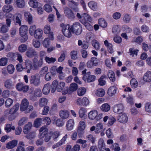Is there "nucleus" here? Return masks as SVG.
Instances as JSON below:
<instances>
[{
  "label": "nucleus",
  "instance_id": "obj_37",
  "mask_svg": "<svg viewBox=\"0 0 151 151\" xmlns=\"http://www.w3.org/2000/svg\"><path fill=\"white\" fill-rule=\"evenodd\" d=\"M15 127L14 126H13L12 124H8L6 125L5 128V130L7 132H10L12 129L14 130Z\"/></svg>",
  "mask_w": 151,
  "mask_h": 151
},
{
  "label": "nucleus",
  "instance_id": "obj_15",
  "mask_svg": "<svg viewBox=\"0 0 151 151\" xmlns=\"http://www.w3.org/2000/svg\"><path fill=\"white\" fill-rule=\"evenodd\" d=\"M74 123L73 119H70L66 123V127L68 131H70L73 129Z\"/></svg>",
  "mask_w": 151,
  "mask_h": 151
},
{
  "label": "nucleus",
  "instance_id": "obj_16",
  "mask_svg": "<svg viewBox=\"0 0 151 151\" xmlns=\"http://www.w3.org/2000/svg\"><path fill=\"white\" fill-rule=\"evenodd\" d=\"M143 80L145 82H150L151 81V71H148L145 73Z\"/></svg>",
  "mask_w": 151,
  "mask_h": 151
},
{
  "label": "nucleus",
  "instance_id": "obj_62",
  "mask_svg": "<svg viewBox=\"0 0 151 151\" xmlns=\"http://www.w3.org/2000/svg\"><path fill=\"white\" fill-rule=\"evenodd\" d=\"M4 85L7 88H11L12 86V81L10 80H6L5 82Z\"/></svg>",
  "mask_w": 151,
  "mask_h": 151
},
{
  "label": "nucleus",
  "instance_id": "obj_25",
  "mask_svg": "<svg viewBox=\"0 0 151 151\" xmlns=\"http://www.w3.org/2000/svg\"><path fill=\"white\" fill-rule=\"evenodd\" d=\"M86 110L85 108L83 107L81 108L78 112L79 117L81 118H84L85 117H86Z\"/></svg>",
  "mask_w": 151,
  "mask_h": 151
},
{
  "label": "nucleus",
  "instance_id": "obj_14",
  "mask_svg": "<svg viewBox=\"0 0 151 151\" xmlns=\"http://www.w3.org/2000/svg\"><path fill=\"white\" fill-rule=\"evenodd\" d=\"M48 129L45 127H42L39 130L40 137L43 138L45 135L48 134Z\"/></svg>",
  "mask_w": 151,
  "mask_h": 151
},
{
  "label": "nucleus",
  "instance_id": "obj_45",
  "mask_svg": "<svg viewBox=\"0 0 151 151\" xmlns=\"http://www.w3.org/2000/svg\"><path fill=\"white\" fill-rule=\"evenodd\" d=\"M51 137L54 140L56 139L60 136V132H59L56 131L50 133Z\"/></svg>",
  "mask_w": 151,
  "mask_h": 151
},
{
  "label": "nucleus",
  "instance_id": "obj_1",
  "mask_svg": "<svg viewBox=\"0 0 151 151\" xmlns=\"http://www.w3.org/2000/svg\"><path fill=\"white\" fill-rule=\"evenodd\" d=\"M33 65L31 60L27 59L25 60L24 63L28 70L27 72L28 73L30 72L31 70H36L40 68L43 64V61L42 59L38 60L37 58H34L33 60Z\"/></svg>",
  "mask_w": 151,
  "mask_h": 151
},
{
  "label": "nucleus",
  "instance_id": "obj_3",
  "mask_svg": "<svg viewBox=\"0 0 151 151\" xmlns=\"http://www.w3.org/2000/svg\"><path fill=\"white\" fill-rule=\"evenodd\" d=\"M28 29V28L25 25H22L19 28V33L21 36L22 37L20 39V41L22 42H25L28 39V37L27 35Z\"/></svg>",
  "mask_w": 151,
  "mask_h": 151
},
{
  "label": "nucleus",
  "instance_id": "obj_39",
  "mask_svg": "<svg viewBox=\"0 0 151 151\" xmlns=\"http://www.w3.org/2000/svg\"><path fill=\"white\" fill-rule=\"evenodd\" d=\"M50 86L49 85H45L42 90L44 94H48L50 92Z\"/></svg>",
  "mask_w": 151,
  "mask_h": 151
},
{
  "label": "nucleus",
  "instance_id": "obj_32",
  "mask_svg": "<svg viewBox=\"0 0 151 151\" xmlns=\"http://www.w3.org/2000/svg\"><path fill=\"white\" fill-rule=\"evenodd\" d=\"M48 100L46 98H42L40 99L39 100V105L41 107H42L46 105L47 103Z\"/></svg>",
  "mask_w": 151,
  "mask_h": 151
},
{
  "label": "nucleus",
  "instance_id": "obj_34",
  "mask_svg": "<svg viewBox=\"0 0 151 151\" xmlns=\"http://www.w3.org/2000/svg\"><path fill=\"white\" fill-rule=\"evenodd\" d=\"M106 78V75H104L102 76L99 79L98 81L99 82V84L101 86L104 85L106 82L105 80Z\"/></svg>",
  "mask_w": 151,
  "mask_h": 151
},
{
  "label": "nucleus",
  "instance_id": "obj_40",
  "mask_svg": "<svg viewBox=\"0 0 151 151\" xmlns=\"http://www.w3.org/2000/svg\"><path fill=\"white\" fill-rule=\"evenodd\" d=\"M82 17L86 21L91 22L92 21V18L87 13H84L82 14Z\"/></svg>",
  "mask_w": 151,
  "mask_h": 151
},
{
  "label": "nucleus",
  "instance_id": "obj_2",
  "mask_svg": "<svg viewBox=\"0 0 151 151\" xmlns=\"http://www.w3.org/2000/svg\"><path fill=\"white\" fill-rule=\"evenodd\" d=\"M29 102L25 99H24L22 101L20 104V109L21 111H25V113H27L33 110V107L29 105Z\"/></svg>",
  "mask_w": 151,
  "mask_h": 151
},
{
  "label": "nucleus",
  "instance_id": "obj_29",
  "mask_svg": "<svg viewBox=\"0 0 151 151\" xmlns=\"http://www.w3.org/2000/svg\"><path fill=\"white\" fill-rule=\"evenodd\" d=\"M13 9V6L9 4L4 5L2 8L4 12H8L11 11Z\"/></svg>",
  "mask_w": 151,
  "mask_h": 151
},
{
  "label": "nucleus",
  "instance_id": "obj_51",
  "mask_svg": "<svg viewBox=\"0 0 151 151\" xmlns=\"http://www.w3.org/2000/svg\"><path fill=\"white\" fill-rule=\"evenodd\" d=\"M30 90L32 91L31 93L34 94H40L41 93V89L39 88H36L34 90L33 88H32Z\"/></svg>",
  "mask_w": 151,
  "mask_h": 151
},
{
  "label": "nucleus",
  "instance_id": "obj_63",
  "mask_svg": "<svg viewBox=\"0 0 151 151\" xmlns=\"http://www.w3.org/2000/svg\"><path fill=\"white\" fill-rule=\"evenodd\" d=\"M56 125L58 127H62L64 124L63 122L60 119H58L55 121Z\"/></svg>",
  "mask_w": 151,
  "mask_h": 151
},
{
  "label": "nucleus",
  "instance_id": "obj_28",
  "mask_svg": "<svg viewBox=\"0 0 151 151\" xmlns=\"http://www.w3.org/2000/svg\"><path fill=\"white\" fill-rule=\"evenodd\" d=\"M88 6L93 10H96L97 9V3L94 1H91L88 3Z\"/></svg>",
  "mask_w": 151,
  "mask_h": 151
},
{
  "label": "nucleus",
  "instance_id": "obj_46",
  "mask_svg": "<svg viewBox=\"0 0 151 151\" xmlns=\"http://www.w3.org/2000/svg\"><path fill=\"white\" fill-rule=\"evenodd\" d=\"M36 27L35 25H32L31 26L29 29V32L31 36H33L34 33L36 30Z\"/></svg>",
  "mask_w": 151,
  "mask_h": 151
},
{
  "label": "nucleus",
  "instance_id": "obj_55",
  "mask_svg": "<svg viewBox=\"0 0 151 151\" xmlns=\"http://www.w3.org/2000/svg\"><path fill=\"white\" fill-rule=\"evenodd\" d=\"M42 121V118H38L34 122V126L36 127H38L40 125Z\"/></svg>",
  "mask_w": 151,
  "mask_h": 151
},
{
  "label": "nucleus",
  "instance_id": "obj_7",
  "mask_svg": "<svg viewBox=\"0 0 151 151\" xmlns=\"http://www.w3.org/2000/svg\"><path fill=\"white\" fill-rule=\"evenodd\" d=\"M91 73L88 72L86 75H84L82 78L85 82H91L95 80V76L94 75H91Z\"/></svg>",
  "mask_w": 151,
  "mask_h": 151
},
{
  "label": "nucleus",
  "instance_id": "obj_52",
  "mask_svg": "<svg viewBox=\"0 0 151 151\" xmlns=\"http://www.w3.org/2000/svg\"><path fill=\"white\" fill-rule=\"evenodd\" d=\"M13 103V100L10 98L7 99L5 102V106L7 108H9Z\"/></svg>",
  "mask_w": 151,
  "mask_h": 151
},
{
  "label": "nucleus",
  "instance_id": "obj_53",
  "mask_svg": "<svg viewBox=\"0 0 151 151\" xmlns=\"http://www.w3.org/2000/svg\"><path fill=\"white\" fill-rule=\"evenodd\" d=\"M131 19L130 16L127 14H125L123 18V21L126 23H128L129 22Z\"/></svg>",
  "mask_w": 151,
  "mask_h": 151
},
{
  "label": "nucleus",
  "instance_id": "obj_20",
  "mask_svg": "<svg viewBox=\"0 0 151 151\" xmlns=\"http://www.w3.org/2000/svg\"><path fill=\"white\" fill-rule=\"evenodd\" d=\"M59 114L60 117L64 119L67 118L69 116V112L66 110L60 111H59Z\"/></svg>",
  "mask_w": 151,
  "mask_h": 151
},
{
  "label": "nucleus",
  "instance_id": "obj_19",
  "mask_svg": "<svg viewBox=\"0 0 151 151\" xmlns=\"http://www.w3.org/2000/svg\"><path fill=\"white\" fill-rule=\"evenodd\" d=\"M108 77L111 81L114 82L116 81L115 74L114 72L111 70H109L107 73Z\"/></svg>",
  "mask_w": 151,
  "mask_h": 151
},
{
  "label": "nucleus",
  "instance_id": "obj_60",
  "mask_svg": "<svg viewBox=\"0 0 151 151\" xmlns=\"http://www.w3.org/2000/svg\"><path fill=\"white\" fill-rule=\"evenodd\" d=\"M86 138L89 141L91 142L93 144L95 143L96 138L92 135H88L86 136Z\"/></svg>",
  "mask_w": 151,
  "mask_h": 151
},
{
  "label": "nucleus",
  "instance_id": "obj_47",
  "mask_svg": "<svg viewBox=\"0 0 151 151\" xmlns=\"http://www.w3.org/2000/svg\"><path fill=\"white\" fill-rule=\"evenodd\" d=\"M42 44L45 48H47L50 44V41L49 38L48 37L45 38L43 41Z\"/></svg>",
  "mask_w": 151,
  "mask_h": 151
},
{
  "label": "nucleus",
  "instance_id": "obj_10",
  "mask_svg": "<svg viewBox=\"0 0 151 151\" xmlns=\"http://www.w3.org/2000/svg\"><path fill=\"white\" fill-rule=\"evenodd\" d=\"M128 117L127 114L122 112L119 114L118 117V120L120 122L122 123H125L128 121Z\"/></svg>",
  "mask_w": 151,
  "mask_h": 151
},
{
  "label": "nucleus",
  "instance_id": "obj_42",
  "mask_svg": "<svg viewBox=\"0 0 151 151\" xmlns=\"http://www.w3.org/2000/svg\"><path fill=\"white\" fill-rule=\"evenodd\" d=\"M130 84L132 88H135L137 87L138 83L135 79L133 78L130 81Z\"/></svg>",
  "mask_w": 151,
  "mask_h": 151
},
{
  "label": "nucleus",
  "instance_id": "obj_64",
  "mask_svg": "<svg viewBox=\"0 0 151 151\" xmlns=\"http://www.w3.org/2000/svg\"><path fill=\"white\" fill-rule=\"evenodd\" d=\"M32 44L35 48H39L40 46V42L37 40H33Z\"/></svg>",
  "mask_w": 151,
  "mask_h": 151
},
{
  "label": "nucleus",
  "instance_id": "obj_59",
  "mask_svg": "<svg viewBox=\"0 0 151 151\" xmlns=\"http://www.w3.org/2000/svg\"><path fill=\"white\" fill-rule=\"evenodd\" d=\"M43 31L44 33L46 34H48L51 32L50 26L49 25H45Z\"/></svg>",
  "mask_w": 151,
  "mask_h": 151
},
{
  "label": "nucleus",
  "instance_id": "obj_50",
  "mask_svg": "<svg viewBox=\"0 0 151 151\" xmlns=\"http://www.w3.org/2000/svg\"><path fill=\"white\" fill-rule=\"evenodd\" d=\"M103 125L102 123H99L96 124L95 132L98 133L101 132L103 129Z\"/></svg>",
  "mask_w": 151,
  "mask_h": 151
},
{
  "label": "nucleus",
  "instance_id": "obj_43",
  "mask_svg": "<svg viewBox=\"0 0 151 151\" xmlns=\"http://www.w3.org/2000/svg\"><path fill=\"white\" fill-rule=\"evenodd\" d=\"M45 60L46 63L49 64L54 63L56 60V59L55 58L52 57L50 58L47 56L45 57Z\"/></svg>",
  "mask_w": 151,
  "mask_h": 151
},
{
  "label": "nucleus",
  "instance_id": "obj_54",
  "mask_svg": "<svg viewBox=\"0 0 151 151\" xmlns=\"http://www.w3.org/2000/svg\"><path fill=\"white\" fill-rule=\"evenodd\" d=\"M25 66L24 67L22 65V64H20V63L17 64L16 66V69L17 70L19 71H21L24 69H27L26 66L25 64Z\"/></svg>",
  "mask_w": 151,
  "mask_h": 151
},
{
  "label": "nucleus",
  "instance_id": "obj_18",
  "mask_svg": "<svg viewBox=\"0 0 151 151\" xmlns=\"http://www.w3.org/2000/svg\"><path fill=\"white\" fill-rule=\"evenodd\" d=\"M17 7L19 8H23L25 6V2L24 0H15Z\"/></svg>",
  "mask_w": 151,
  "mask_h": 151
},
{
  "label": "nucleus",
  "instance_id": "obj_31",
  "mask_svg": "<svg viewBox=\"0 0 151 151\" xmlns=\"http://www.w3.org/2000/svg\"><path fill=\"white\" fill-rule=\"evenodd\" d=\"M65 83L63 81H61L58 83V85L57 86V91L61 92L65 87Z\"/></svg>",
  "mask_w": 151,
  "mask_h": 151
},
{
  "label": "nucleus",
  "instance_id": "obj_22",
  "mask_svg": "<svg viewBox=\"0 0 151 151\" xmlns=\"http://www.w3.org/2000/svg\"><path fill=\"white\" fill-rule=\"evenodd\" d=\"M105 46L107 48L109 52L110 53H112L113 52V45L111 43H109L107 40H105L104 42Z\"/></svg>",
  "mask_w": 151,
  "mask_h": 151
},
{
  "label": "nucleus",
  "instance_id": "obj_8",
  "mask_svg": "<svg viewBox=\"0 0 151 151\" xmlns=\"http://www.w3.org/2000/svg\"><path fill=\"white\" fill-rule=\"evenodd\" d=\"M16 88L20 91L26 92L28 90L29 86L24 85L22 83H20L17 84L16 86Z\"/></svg>",
  "mask_w": 151,
  "mask_h": 151
},
{
  "label": "nucleus",
  "instance_id": "obj_33",
  "mask_svg": "<svg viewBox=\"0 0 151 151\" xmlns=\"http://www.w3.org/2000/svg\"><path fill=\"white\" fill-rule=\"evenodd\" d=\"M29 4L30 6L33 8H37L39 6L38 2L35 0H30Z\"/></svg>",
  "mask_w": 151,
  "mask_h": 151
},
{
  "label": "nucleus",
  "instance_id": "obj_26",
  "mask_svg": "<svg viewBox=\"0 0 151 151\" xmlns=\"http://www.w3.org/2000/svg\"><path fill=\"white\" fill-rule=\"evenodd\" d=\"M17 144V141L15 140L9 142L6 144V147L9 149L15 147Z\"/></svg>",
  "mask_w": 151,
  "mask_h": 151
},
{
  "label": "nucleus",
  "instance_id": "obj_5",
  "mask_svg": "<svg viewBox=\"0 0 151 151\" xmlns=\"http://www.w3.org/2000/svg\"><path fill=\"white\" fill-rule=\"evenodd\" d=\"M72 32L76 35L80 34L82 31V28L80 24L78 22H76L71 27Z\"/></svg>",
  "mask_w": 151,
  "mask_h": 151
},
{
  "label": "nucleus",
  "instance_id": "obj_21",
  "mask_svg": "<svg viewBox=\"0 0 151 151\" xmlns=\"http://www.w3.org/2000/svg\"><path fill=\"white\" fill-rule=\"evenodd\" d=\"M32 124L31 122H29L25 125L24 127L23 132L25 134H27L29 132L32 127Z\"/></svg>",
  "mask_w": 151,
  "mask_h": 151
},
{
  "label": "nucleus",
  "instance_id": "obj_38",
  "mask_svg": "<svg viewBox=\"0 0 151 151\" xmlns=\"http://www.w3.org/2000/svg\"><path fill=\"white\" fill-rule=\"evenodd\" d=\"M86 124L85 122L83 121H81L80 122L79 127L78 128V132L83 131L85 127Z\"/></svg>",
  "mask_w": 151,
  "mask_h": 151
},
{
  "label": "nucleus",
  "instance_id": "obj_30",
  "mask_svg": "<svg viewBox=\"0 0 151 151\" xmlns=\"http://www.w3.org/2000/svg\"><path fill=\"white\" fill-rule=\"evenodd\" d=\"M98 23L100 26L103 28H106L107 26V23L103 18L99 19Z\"/></svg>",
  "mask_w": 151,
  "mask_h": 151
},
{
  "label": "nucleus",
  "instance_id": "obj_24",
  "mask_svg": "<svg viewBox=\"0 0 151 151\" xmlns=\"http://www.w3.org/2000/svg\"><path fill=\"white\" fill-rule=\"evenodd\" d=\"M9 30V28L6 25L2 23H0V32L2 33L7 32Z\"/></svg>",
  "mask_w": 151,
  "mask_h": 151
},
{
  "label": "nucleus",
  "instance_id": "obj_41",
  "mask_svg": "<svg viewBox=\"0 0 151 151\" xmlns=\"http://www.w3.org/2000/svg\"><path fill=\"white\" fill-rule=\"evenodd\" d=\"M36 135V134L35 132H32L29 134H27L25 136V137L29 139H32L35 137Z\"/></svg>",
  "mask_w": 151,
  "mask_h": 151
},
{
  "label": "nucleus",
  "instance_id": "obj_58",
  "mask_svg": "<svg viewBox=\"0 0 151 151\" xmlns=\"http://www.w3.org/2000/svg\"><path fill=\"white\" fill-rule=\"evenodd\" d=\"M27 49V46L24 44L21 45L18 47L19 51L21 52H25Z\"/></svg>",
  "mask_w": 151,
  "mask_h": 151
},
{
  "label": "nucleus",
  "instance_id": "obj_27",
  "mask_svg": "<svg viewBox=\"0 0 151 151\" xmlns=\"http://www.w3.org/2000/svg\"><path fill=\"white\" fill-rule=\"evenodd\" d=\"M110 105L107 103L103 104L100 107L101 111L105 112L108 111L110 109Z\"/></svg>",
  "mask_w": 151,
  "mask_h": 151
},
{
  "label": "nucleus",
  "instance_id": "obj_11",
  "mask_svg": "<svg viewBox=\"0 0 151 151\" xmlns=\"http://www.w3.org/2000/svg\"><path fill=\"white\" fill-rule=\"evenodd\" d=\"M64 13L65 16L69 19L73 18L75 17V15L73 11L68 7L64 8Z\"/></svg>",
  "mask_w": 151,
  "mask_h": 151
},
{
  "label": "nucleus",
  "instance_id": "obj_56",
  "mask_svg": "<svg viewBox=\"0 0 151 151\" xmlns=\"http://www.w3.org/2000/svg\"><path fill=\"white\" fill-rule=\"evenodd\" d=\"M78 88V86L76 83H73L70 84V90L71 91H76Z\"/></svg>",
  "mask_w": 151,
  "mask_h": 151
},
{
  "label": "nucleus",
  "instance_id": "obj_48",
  "mask_svg": "<svg viewBox=\"0 0 151 151\" xmlns=\"http://www.w3.org/2000/svg\"><path fill=\"white\" fill-rule=\"evenodd\" d=\"M8 59L6 58H2L0 59V66L6 65L7 63Z\"/></svg>",
  "mask_w": 151,
  "mask_h": 151
},
{
  "label": "nucleus",
  "instance_id": "obj_57",
  "mask_svg": "<svg viewBox=\"0 0 151 151\" xmlns=\"http://www.w3.org/2000/svg\"><path fill=\"white\" fill-rule=\"evenodd\" d=\"M16 22L20 26L21 24V19L22 18V15L19 13H17L16 14Z\"/></svg>",
  "mask_w": 151,
  "mask_h": 151
},
{
  "label": "nucleus",
  "instance_id": "obj_9",
  "mask_svg": "<svg viewBox=\"0 0 151 151\" xmlns=\"http://www.w3.org/2000/svg\"><path fill=\"white\" fill-rule=\"evenodd\" d=\"M124 109L123 105L122 104H116L113 107V111L114 112L119 114L123 112Z\"/></svg>",
  "mask_w": 151,
  "mask_h": 151
},
{
  "label": "nucleus",
  "instance_id": "obj_44",
  "mask_svg": "<svg viewBox=\"0 0 151 151\" xmlns=\"http://www.w3.org/2000/svg\"><path fill=\"white\" fill-rule=\"evenodd\" d=\"M7 70L8 73L10 74H13L14 72L15 68L12 64L9 65L7 67Z\"/></svg>",
  "mask_w": 151,
  "mask_h": 151
},
{
  "label": "nucleus",
  "instance_id": "obj_49",
  "mask_svg": "<svg viewBox=\"0 0 151 151\" xmlns=\"http://www.w3.org/2000/svg\"><path fill=\"white\" fill-rule=\"evenodd\" d=\"M145 110L149 113L151 112V103L148 102L145 104Z\"/></svg>",
  "mask_w": 151,
  "mask_h": 151
},
{
  "label": "nucleus",
  "instance_id": "obj_13",
  "mask_svg": "<svg viewBox=\"0 0 151 151\" xmlns=\"http://www.w3.org/2000/svg\"><path fill=\"white\" fill-rule=\"evenodd\" d=\"M43 35L42 29L40 28H38L36 30L33 36L36 39H40L42 38Z\"/></svg>",
  "mask_w": 151,
  "mask_h": 151
},
{
  "label": "nucleus",
  "instance_id": "obj_23",
  "mask_svg": "<svg viewBox=\"0 0 151 151\" xmlns=\"http://www.w3.org/2000/svg\"><path fill=\"white\" fill-rule=\"evenodd\" d=\"M24 15L26 18V20L29 24H32L33 22L32 17L30 13L29 12H24Z\"/></svg>",
  "mask_w": 151,
  "mask_h": 151
},
{
  "label": "nucleus",
  "instance_id": "obj_36",
  "mask_svg": "<svg viewBox=\"0 0 151 151\" xmlns=\"http://www.w3.org/2000/svg\"><path fill=\"white\" fill-rule=\"evenodd\" d=\"M92 45L96 50H99L100 49V44L96 40H94L92 42Z\"/></svg>",
  "mask_w": 151,
  "mask_h": 151
},
{
  "label": "nucleus",
  "instance_id": "obj_61",
  "mask_svg": "<svg viewBox=\"0 0 151 151\" xmlns=\"http://www.w3.org/2000/svg\"><path fill=\"white\" fill-rule=\"evenodd\" d=\"M106 135L109 138H112L114 135L110 128L108 129L106 132Z\"/></svg>",
  "mask_w": 151,
  "mask_h": 151
},
{
  "label": "nucleus",
  "instance_id": "obj_35",
  "mask_svg": "<svg viewBox=\"0 0 151 151\" xmlns=\"http://www.w3.org/2000/svg\"><path fill=\"white\" fill-rule=\"evenodd\" d=\"M118 91L116 88L115 86L111 87L108 89V93L110 94H114L117 93Z\"/></svg>",
  "mask_w": 151,
  "mask_h": 151
},
{
  "label": "nucleus",
  "instance_id": "obj_17",
  "mask_svg": "<svg viewBox=\"0 0 151 151\" xmlns=\"http://www.w3.org/2000/svg\"><path fill=\"white\" fill-rule=\"evenodd\" d=\"M97 114L98 112L97 110H92L88 113V117L90 119L93 120L96 119V120Z\"/></svg>",
  "mask_w": 151,
  "mask_h": 151
},
{
  "label": "nucleus",
  "instance_id": "obj_6",
  "mask_svg": "<svg viewBox=\"0 0 151 151\" xmlns=\"http://www.w3.org/2000/svg\"><path fill=\"white\" fill-rule=\"evenodd\" d=\"M30 83L34 86H38L40 82V77L38 74H36L31 77Z\"/></svg>",
  "mask_w": 151,
  "mask_h": 151
},
{
  "label": "nucleus",
  "instance_id": "obj_12",
  "mask_svg": "<svg viewBox=\"0 0 151 151\" xmlns=\"http://www.w3.org/2000/svg\"><path fill=\"white\" fill-rule=\"evenodd\" d=\"M37 55V52L33 48H29L26 52V55L29 58H32Z\"/></svg>",
  "mask_w": 151,
  "mask_h": 151
},
{
  "label": "nucleus",
  "instance_id": "obj_4",
  "mask_svg": "<svg viewBox=\"0 0 151 151\" xmlns=\"http://www.w3.org/2000/svg\"><path fill=\"white\" fill-rule=\"evenodd\" d=\"M62 32L65 36L70 38L72 36V30L69 25H64L62 27Z\"/></svg>",
  "mask_w": 151,
  "mask_h": 151
}]
</instances>
